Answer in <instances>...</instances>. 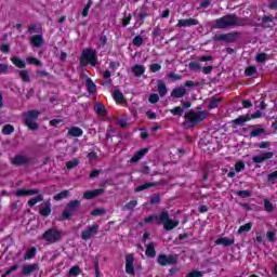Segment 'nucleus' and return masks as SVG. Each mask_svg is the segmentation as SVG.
Segmentation results:
<instances>
[{"label": "nucleus", "mask_w": 277, "mask_h": 277, "mask_svg": "<svg viewBox=\"0 0 277 277\" xmlns=\"http://www.w3.org/2000/svg\"><path fill=\"white\" fill-rule=\"evenodd\" d=\"M198 19L195 18H188V19H179V23L176 24V27H194L198 25Z\"/></svg>", "instance_id": "19"}, {"label": "nucleus", "mask_w": 277, "mask_h": 277, "mask_svg": "<svg viewBox=\"0 0 277 277\" xmlns=\"http://www.w3.org/2000/svg\"><path fill=\"white\" fill-rule=\"evenodd\" d=\"M250 230H252V223H247L239 227L238 235H241L243 233H250Z\"/></svg>", "instance_id": "35"}, {"label": "nucleus", "mask_w": 277, "mask_h": 277, "mask_svg": "<svg viewBox=\"0 0 277 277\" xmlns=\"http://www.w3.org/2000/svg\"><path fill=\"white\" fill-rule=\"evenodd\" d=\"M19 79L24 81L25 83H29L31 81V78L29 77V71L27 70H19Z\"/></svg>", "instance_id": "33"}, {"label": "nucleus", "mask_w": 277, "mask_h": 277, "mask_svg": "<svg viewBox=\"0 0 277 277\" xmlns=\"http://www.w3.org/2000/svg\"><path fill=\"white\" fill-rule=\"evenodd\" d=\"M11 163L13 166H29L34 163V158L26 155H16L14 158L11 159Z\"/></svg>", "instance_id": "10"}, {"label": "nucleus", "mask_w": 277, "mask_h": 277, "mask_svg": "<svg viewBox=\"0 0 277 277\" xmlns=\"http://www.w3.org/2000/svg\"><path fill=\"white\" fill-rule=\"evenodd\" d=\"M256 72H258V69L254 66H249L245 69L246 77H254Z\"/></svg>", "instance_id": "36"}, {"label": "nucleus", "mask_w": 277, "mask_h": 277, "mask_svg": "<svg viewBox=\"0 0 277 277\" xmlns=\"http://www.w3.org/2000/svg\"><path fill=\"white\" fill-rule=\"evenodd\" d=\"M248 120H251L250 115L247 116H239L238 118H236L235 120H233V124H235L236 127H239L246 122H248Z\"/></svg>", "instance_id": "27"}, {"label": "nucleus", "mask_w": 277, "mask_h": 277, "mask_svg": "<svg viewBox=\"0 0 277 277\" xmlns=\"http://www.w3.org/2000/svg\"><path fill=\"white\" fill-rule=\"evenodd\" d=\"M81 207V201L79 200H72L67 203V209L63 211L62 215L60 216L58 220H70L72 215H75V212L77 209Z\"/></svg>", "instance_id": "8"}, {"label": "nucleus", "mask_w": 277, "mask_h": 277, "mask_svg": "<svg viewBox=\"0 0 277 277\" xmlns=\"http://www.w3.org/2000/svg\"><path fill=\"white\" fill-rule=\"evenodd\" d=\"M149 103H151L153 105H155V103H159V95L158 94H150L149 98H148Z\"/></svg>", "instance_id": "56"}, {"label": "nucleus", "mask_w": 277, "mask_h": 277, "mask_svg": "<svg viewBox=\"0 0 277 277\" xmlns=\"http://www.w3.org/2000/svg\"><path fill=\"white\" fill-rule=\"evenodd\" d=\"M274 153L267 151L262 155L253 156L252 161L253 163H263V161H267V159H273Z\"/></svg>", "instance_id": "17"}, {"label": "nucleus", "mask_w": 277, "mask_h": 277, "mask_svg": "<svg viewBox=\"0 0 277 277\" xmlns=\"http://www.w3.org/2000/svg\"><path fill=\"white\" fill-rule=\"evenodd\" d=\"M38 269H40V266L38 265V263L24 264L22 266V276H31V274H34V272H38Z\"/></svg>", "instance_id": "15"}, {"label": "nucleus", "mask_w": 277, "mask_h": 277, "mask_svg": "<svg viewBox=\"0 0 277 277\" xmlns=\"http://www.w3.org/2000/svg\"><path fill=\"white\" fill-rule=\"evenodd\" d=\"M88 62L89 64H91V66H96V64H98V60L96 58V50L87 49L82 51L80 65L88 66Z\"/></svg>", "instance_id": "7"}, {"label": "nucleus", "mask_w": 277, "mask_h": 277, "mask_svg": "<svg viewBox=\"0 0 277 277\" xmlns=\"http://www.w3.org/2000/svg\"><path fill=\"white\" fill-rule=\"evenodd\" d=\"M262 23H274V15H264L262 17Z\"/></svg>", "instance_id": "60"}, {"label": "nucleus", "mask_w": 277, "mask_h": 277, "mask_svg": "<svg viewBox=\"0 0 277 277\" xmlns=\"http://www.w3.org/2000/svg\"><path fill=\"white\" fill-rule=\"evenodd\" d=\"M38 195V196H36ZM15 196L17 198H21L23 196H36L35 198H31L28 200V207H36L38 202H42L44 200V196L40 195V189L38 188H31V189H17L15 192Z\"/></svg>", "instance_id": "2"}, {"label": "nucleus", "mask_w": 277, "mask_h": 277, "mask_svg": "<svg viewBox=\"0 0 277 277\" xmlns=\"http://www.w3.org/2000/svg\"><path fill=\"white\" fill-rule=\"evenodd\" d=\"M113 96L115 101H122V98H124V94H122L120 90H115Z\"/></svg>", "instance_id": "47"}, {"label": "nucleus", "mask_w": 277, "mask_h": 277, "mask_svg": "<svg viewBox=\"0 0 277 277\" xmlns=\"http://www.w3.org/2000/svg\"><path fill=\"white\" fill-rule=\"evenodd\" d=\"M68 135L71 137H81V135H83V130L79 127H72L69 129Z\"/></svg>", "instance_id": "26"}, {"label": "nucleus", "mask_w": 277, "mask_h": 277, "mask_svg": "<svg viewBox=\"0 0 277 277\" xmlns=\"http://www.w3.org/2000/svg\"><path fill=\"white\" fill-rule=\"evenodd\" d=\"M268 8L269 10H277V0H272Z\"/></svg>", "instance_id": "64"}, {"label": "nucleus", "mask_w": 277, "mask_h": 277, "mask_svg": "<svg viewBox=\"0 0 277 277\" xmlns=\"http://www.w3.org/2000/svg\"><path fill=\"white\" fill-rule=\"evenodd\" d=\"M264 209L267 211V213H272L274 211V205L269 202V200H264Z\"/></svg>", "instance_id": "45"}, {"label": "nucleus", "mask_w": 277, "mask_h": 277, "mask_svg": "<svg viewBox=\"0 0 277 277\" xmlns=\"http://www.w3.org/2000/svg\"><path fill=\"white\" fill-rule=\"evenodd\" d=\"M85 85L89 94H95L96 84L94 83V81H92V79H87Z\"/></svg>", "instance_id": "29"}, {"label": "nucleus", "mask_w": 277, "mask_h": 277, "mask_svg": "<svg viewBox=\"0 0 277 277\" xmlns=\"http://www.w3.org/2000/svg\"><path fill=\"white\" fill-rule=\"evenodd\" d=\"M77 166H79V159H74L66 162L67 170H72L74 168H77Z\"/></svg>", "instance_id": "40"}, {"label": "nucleus", "mask_w": 277, "mask_h": 277, "mask_svg": "<svg viewBox=\"0 0 277 277\" xmlns=\"http://www.w3.org/2000/svg\"><path fill=\"white\" fill-rule=\"evenodd\" d=\"M145 254L149 259H155V256H157V251H155V242H150L146 246Z\"/></svg>", "instance_id": "24"}, {"label": "nucleus", "mask_w": 277, "mask_h": 277, "mask_svg": "<svg viewBox=\"0 0 277 277\" xmlns=\"http://www.w3.org/2000/svg\"><path fill=\"white\" fill-rule=\"evenodd\" d=\"M171 114H173V116H183V108L180 106L174 107L171 109Z\"/></svg>", "instance_id": "52"}, {"label": "nucleus", "mask_w": 277, "mask_h": 277, "mask_svg": "<svg viewBox=\"0 0 277 277\" xmlns=\"http://www.w3.org/2000/svg\"><path fill=\"white\" fill-rule=\"evenodd\" d=\"M216 246H224V248H228L235 245V238L221 237L215 240Z\"/></svg>", "instance_id": "20"}, {"label": "nucleus", "mask_w": 277, "mask_h": 277, "mask_svg": "<svg viewBox=\"0 0 277 277\" xmlns=\"http://www.w3.org/2000/svg\"><path fill=\"white\" fill-rule=\"evenodd\" d=\"M188 68H190V70H201L202 67H200V64L196 62H190L188 64Z\"/></svg>", "instance_id": "54"}, {"label": "nucleus", "mask_w": 277, "mask_h": 277, "mask_svg": "<svg viewBox=\"0 0 277 277\" xmlns=\"http://www.w3.org/2000/svg\"><path fill=\"white\" fill-rule=\"evenodd\" d=\"M177 262H179V258H176V255H166V254L158 255V263L162 267H166V265H176Z\"/></svg>", "instance_id": "11"}, {"label": "nucleus", "mask_w": 277, "mask_h": 277, "mask_svg": "<svg viewBox=\"0 0 277 277\" xmlns=\"http://www.w3.org/2000/svg\"><path fill=\"white\" fill-rule=\"evenodd\" d=\"M39 213L43 217H49V215H51V201H48L43 207L41 206L39 208Z\"/></svg>", "instance_id": "22"}, {"label": "nucleus", "mask_w": 277, "mask_h": 277, "mask_svg": "<svg viewBox=\"0 0 277 277\" xmlns=\"http://www.w3.org/2000/svg\"><path fill=\"white\" fill-rule=\"evenodd\" d=\"M150 72H159L161 70V65L155 63L149 66Z\"/></svg>", "instance_id": "55"}, {"label": "nucleus", "mask_w": 277, "mask_h": 277, "mask_svg": "<svg viewBox=\"0 0 277 277\" xmlns=\"http://www.w3.org/2000/svg\"><path fill=\"white\" fill-rule=\"evenodd\" d=\"M0 51L2 53H10V45L9 44H2L0 45Z\"/></svg>", "instance_id": "63"}, {"label": "nucleus", "mask_w": 277, "mask_h": 277, "mask_svg": "<svg viewBox=\"0 0 277 277\" xmlns=\"http://www.w3.org/2000/svg\"><path fill=\"white\" fill-rule=\"evenodd\" d=\"M266 237L271 243H274L276 241V232H267Z\"/></svg>", "instance_id": "53"}, {"label": "nucleus", "mask_w": 277, "mask_h": 277, "mask_svg": "<svg viewBox=\"0 0 277 277\" xmlns=\"http://www.w3.org/2000/svg\"><path fill=\"white\" fill-rule=\"evenodd\" d=\"M149 202L150 205H159L161 202V196L159 194L151 195Z\"/></svg>", "instance_id": "41"}, {"label": "nucleus", "mask_w": 277, "mask_h": 277, "mask_svg": "<svg viewBox=\"0 0 277 277\" xmlns=\"http://www.w3.org/2000/svg\"><path fill=\"white\" fill-rule=\"evenodd\" d=\"M97 233L98 224L88 226V228L81 233V239H83V241H88V239H92V237H94V235H96Z\"/></svg>", "instance_id": "12"}, {"label": "nucleus", "mask_w": 277, "mask_h": 277, "mask_svg": "<svg viewBox=\"0 0 277 277\" xmlns=\"http://www.w3.org/2000/svg\"><path fill=\"white\" fill-rule=\"evenodd\" d=\"M134 16L140 22L138 25H144V18H146V16H149L148 6L143 5L140 9H136L134 12Z\"/></svg>", "instance_id": "14"}, {"label": "nucleus", "mask_w": 277, "mask_h": 277, "mask_svg": "<svg viewBox=\"0 0 277 277\" xmlns=\"http://www.w3.org/2000/svg\"><path fill=\"white\" fill-rule=\"evenodd\" d=\"M167 77L171 79V81H181V79L183 78L181 75L172 72L168 74Z\"/></svg>", "instance_id": "49"}, {"label": "nucleus", "mask_w": 277, "mask_h": 277, "mask_svg": "<svg viewBox=\"0 0 277 277\" xmlns=\"http://www.w3.org/2000/svg\"><path fill=\"white\" fill-rule=\"evenodd\" d=\"M2 133L3 135H12V133H14V126L12 124H5L2 128Z\"/></svg>", "instance_id": "37"}, {"label": "nucleus", "mask_w": 277, "mask_h": 277, "mask_svg": "<svg viewBox=\"0 0 277 277\" xmlns=\"http://www.w3.org/2000/svg\"><path fill=\"white\" fill-rule=\"evenodd\" d=\"M79 274H81V268L79 266H72L69 269V276L71 277L79 276Z\"/></svg>", "instance_id": "42"}, {"label": "nucleus", "mask_w": 277, "mask_h": 277, "mask_svg": "<svg viewBox=\"0 0 277 277\" xmlns=\"http://www.w3.org/2000/svg\"><path fill=\"white\" fill-rule=\"evenodd\" d=\"M239 32L220 34L214 35V42H236Z\"/></svg>", "instance_id": "9"}, {"label": "nucleus", "mask_w": 277, "mask_h": 277, "mask_svg": "<svg viewBox=\"0 0 277 277\" xmlns=\"http://www.w3.org/2000/svg\"><path fill=\"white\" fill-rule=\"evenodd\" d=\"M187 95V89L185 87H179L172 90L171 96L172 98H183V96Z\"/></svg>", "instance_id": "21"}, {"label": "nucleus", "mask_w": 277, "mask_h": 277, "mask_svg": "<svg viewBox=\"0 0 277 277\" xmlns=\"http://www.w3.org/2000/svg\"><path fill=\"white\" fill-rule=\"evenodd\" d=\"M267 181L268 183H272L274 185V183H276L277 181V171H274L273 173L268 174Z\"/></svg>", "instance_id": "48"}, {"label": "nucleus", "mask_w": 277, "mask_h": 277, "mask_svg": "<svg viewBox=\"0 0 277 277\" xmlns=\"http://www.w3.org/2000/svg\"><path fill=\"white\" fill-rule=\"evenodd\" d=\"M11 62L16 66L17 68H25L27 66V63L25 61L21 60L19 57H12Z\"/></svg>", "instance_id": "31"}, {"label": "nucleus", "mask_w": 277, "mask_h": 277, "mask_svg": "<svg viewBox=\"0 0 277 277\" xmlns=\"http://www.w3.org/2000/svg\"><path fill=\"white\" fill-rule=\"evenodd\" d=\"M131 18H133V16L131 14H129L126 18H123L122 26L127 27V25H129V23H131Z\"/></svg>", "instance_id": "62"}, {"label": "nucleus", "mask_w": 277, "mask_h": 277, "mask_svg": "<svg viewBox=\"0 0 277 277\" xmlns=\"http://www.w3.org/2000/svg\"><path fill=\"white\" fill-rule=\"evenodd\" d=\"M41 239L48 243H57L62 241V232L55 227L49 228L42 234Z\"/></svg>", "instance_id": "5"}, {"label": "nucleus", "mask_w": 277, "mask_h": 277, "mask_svg": "<svg viewBox=\"0 0 277 277\" xmlns=\"http://www.w3.org/2000/svg\"><path fill=\"white\" fill-rule=\"evenodd\" d=\"M69 194L70 193L68 190H63L54 196V200L56 201L64 200V198H68Z\"/></svg>", "instance_id": "38"}, {"label": "nucleus", "mask_w": 277, "mask_h": 277, "mask_svg": "<svg viewBox=\"0 0 277 277\" xmlns=\"http://www.w3.org/2000/svg\"><path fill=\"white\" fill-rule=\"evenodd\" d=\"M186 122L190 124V127H196L198 122H202L207 118V111L199 110V111H188L184 116Z\"/></svg>", "instance_id": "6"}, {"label": "nucleus", "mask_w": 277, "mask_h": 277, "mask_svg": "<svg viewBox=\"0 0 277 277\" xmlns=\"http://www.w3.org/2000/svg\"><path fill=\"white\" fill-rule=\"evenodd\" d=\"M94 111L97 114V116H107V108H105V105L102 103H96L94 105Z\"/></svg>", "instance_id": "25"}, {"label": "nucleus", "mask_w": 277, "mask_h": 277, "mask_svg": "<svg viewBox=\"0 0 277 277\" xmlns=\"http://www.w3.org/2000/svg\"><path fill=\"white\" fill-rule=\"evenodd\" d=\"M156 224H163L164 230H173V228L179 226V221L170 219V213L168 211H162L159 216H156Z\"/></svg>", "instance_id": "3"}, {"label": "nucleus", "mask_w": 277, "mask_h": 277, "mask_svg": "<svg viewBox=\"0 0 277 277\" xmlns=\"http://www.w3.org/2000/svg\"><path fill=\"white\" fill-rule=\"evenodd\" d=\"M40 116V110H28L27 113H24V124L28 127L30 131H38L39 126L36 120H38V117Z\"/></svg>", "instance_id": "4"}, {"label": "nucleus", "mask_w": 277, "mask_h": 277, "mask_svg": "<svg viewBox=\"0 0 277 277\" xmlns=\"http://www.w3.org/2000/svg\"><path fill=\"white\" fill-rule=\"evenodd\" d=\"M236 195H238L239 198H250V196H252V192H250V190H238V192H236Z\"/></svg>", "instance_id": "43"}, {"label": "nucleus", "mask_w": 277, "mask_h": 277, "mask_svg": "<svg viewBox=\"0 0 277 277\" xmlns=\"http://www.w3.org/2000/svg\"><path fill=\"white\" fill-rule=\"evenodd\" d=\"M103 194H105L104 188H98V189H94V190H87L83 194V198L85 200H92V198H97V196H103Z\"/></svg>", "instance_id": "16"}, {"label": "nucleus", "mask_w": 277, "mask_h": 277, "mask_svg": "<svg viewBox=\"0 0 277 277\" xmlns=\"http://www.w3.org/2000/svg\"><path fill=\"white\" fill-rule=\"evenodd\" d=\"M186 277H202V272L200 271H193L186 275Z\"/></svg>", "instance_id": "58"}, {"label": "nucleus", "mask_w": 277, "mask_h": 277, "mask_svg": "<svg viewBox=\"0 0 277 277\" xmlns=\"http://www.w3.org/2000/svg\"><path fill=\"white\" fill-rule=\"evenodd\" d=\"M37 249L36 247L30 248L24 255L25 261H29L36 256Z\"/></svg>", "instance_id": "34"}, {"label": "nucleus", "mask_w": 277, "mask_h": 277, "mask_svg": "<svg viewBox=\"0 0 277 277\" xmlns=\"http://www.w3.org/2000/svg\"><path fill=\"white\" fill-rule=\"evenodd\" d=\"M161 36V27L156 26L153 30V38H159Z\"/></svg>", "instance_id": "59"}, {"label": "nucleus", "mask_w": 277, "mask_h": 277, "mask_svg": "<svg viewBox=\"0 0 277 277\" xmlns=\"http://www.w3.org/2000/svg\"><path fill=\"white\" fill-rule=\"evenodd\" d=\"M106 211L105 209H95L91 212V215L97 216V215H105Z\"/></svg>", "instance_id": "57"}, {"label": "nucleus", "mask_w": 277, "mask_h": 277, "mask_svg": "<svg viewBox=\"0 0 277 277\" xmlns=\"http://www.w3.org/2000/svg\"><path fill=\"white\" fill-rule=\"evenodd\" d=\"M135 207H137V200H132L126 205V209H128V211H133Z\"/></svg>", "instance_id": "51"}, {"label": "nucleus", "mask_w": 277, "mask_h": 277, "mask_svg": "<svg viewBox=\"0 0 277 277\" xmlns=\"http://www.w3.org/2000/svg\"><path fill=\"white\" fill-rule=\"evenodd\" d=\"M220 103H222V98L220 97H212L210 100V104L208 106L209 109H215L216 107H219Z\"/></svg>", "instance_id": "32"}, {"label": "nucleus", "mask_w": 277, "mask_h": 277, "mask_svg": "<svg viewBox=\"0 0 277 277\" xmlns=\"http://www.w3.org/2000/svg\"><path fill=\"white\" fill-rule=\"evenodd\" d=\"M27 62H28V64H32L35 66H42V62H40L36 57H28Z\"/></svg>", "instance_id": "50"}, {"label": "nucleus", "mask_w": 277, "mask_h": 277, "mask_svg": "<svg viewBox=\"0 0 277 277\" xmlns=\"http://www.w3.org/2000/svg\"><path fill=\"white\" fill-rule=\"evenodd\" d=\"M132 72L135 77H142L146 72V67L144 65L136 64L132 67Z\"/></svg>", "instance_id": "23"}, {"label": "nucleus", "mask_w": 277, "mask_h": 277, "mask_svg": "<svg viewBox=\"0 0 277 277\" xmlns=\"http://www.w3.org/2000/svg\"><path fill=\"white\" fill-rule=\"evenodd\" d=\"M246 164L243 162H238L235 164L236 172H241V170H245Z\"/></svg>", "instance_id": "61"}, {"label": "nucleus", "mask_w": 277, "mask_h": 277, "mask_svg": "<svg viewBox=\"0 0 277 277\" xmlns=\"http://www.w3.org/2000/svg\"><path fill=\"white\" fill-rule=\"evenodd\" d=\"M265 60H267L266 53H260L255 57V62H258V64H263V62H265Z\"/></svg>", "instance_id": "46"}, {"label": "nucleus", "mask_w": 277, "mask_h": 277, "mask_svg": "<svg viewBox=\"0 0 277 277\" xmlns=\"http://www.w3.org/2000/svg\"><path fill=\"white\" fill-rule=\"evenodd\" d=\"M158 94L161 97L168 94V87H166V82H163V80H158Z\"/></svg>", "instance_id": "28"}, {"label": "nucleus", "mask_w": 277, "mask_h": 277, "mask_svg": "<svg viewBox=\"0 0 277 277\" xmlns=\"http://www.w3.org/2000/svg\"><path fill=\"white\" fill-rule=\"evenodd\" d=\"M132 43L134 47H142V44H144V38H142V36L138 35L134 37Z\"/></svg>", "instance_id": "44"}, {"label": "nucleus", "mask_w": 277, "mask_h": 277, "mask_svg": "<svg viewBox=\"0 0 277 277\" xmlns=\"http://www.w3.org/2000/svg\"><path fill=\"white\" fill-rule=\"evenodd\" d=\"M265 133V129L258 128L250 132V137H259V135H263Z\"/></svg>", "instance_id": "39"}, {"label": "nucleus", "mask_w": 277, "mask_h": 277, "mask_svg": "<svg viewBox=\"0 0 277 277\" xmlns=\"http://www.w3.org/2000/svg\"><path fill=\"white\" fill-rule=\"evenodd\" d=\"M150 187H157V183H145L134 188L135 193L144 192V189H150Z\"/></svg>", "instance_id": "30"}, {"label": "nucleus", "mask_w": 277, "mask_h": 277, "mask_svg": "<svg viewBox=\"0 0 277 277\" xmlns=\"http://www.w3.org/2000/svg\"><path fill=\"white\" fill-rule=\"evenodd\" d=\"M30 43L35 49H40V47H44V39L42 35H34L30 37Z\"/></svg>", "instance_id": "18"}, {"label": "nucleus", "mask_w": 277, "mask_h": 277, "mask_svg": "<svg viewBox=\"0 0 277 277\" xmlns=\"http://www.w3.org/2000/svg\"><path fill=\"white\" fill-rule=\"evenodd\" d=\"M133 263H135V256L133 254L126 255V273L129 274V276H135Z\"/></svg>", "instance_id": "13"}, {"label": "nucleus", "mask_w": 277, "mask_h": 277, "mask_svg": "<svg viewBox=\"0 0 277 277\" xmlns=\"http://www.w3.org/2000/svg\"><path fill=\"white\" fill-rule=\"evenodd\" d=\"M250 25V19L237 16V14H226L214 21L213 29H230L233 27H246Z\"/></svg>", "instance_id": "1"}]
</instances>
